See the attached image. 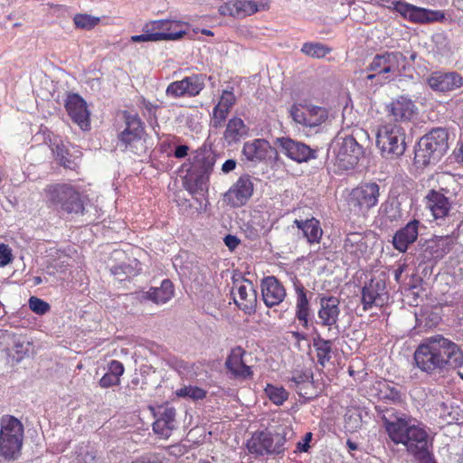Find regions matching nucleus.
I'll use <instances>...</instances> for the list:
<instances>
[{"label":"nucleus","instance_id":"obj_38","mask_svg":"<svg viewBox=\"0 0 463 463\" xmlns=\"http://www.w3.org/2000/svg\"><path fill=\"white\" fill-rule=\"evenodd\" d=\"M332 345L331 340H326L320 335L313 339V346L315 348L318 364L325 367L332 358Z\"/></svg>","mask_w":463,"mask_h":463},{"label":"nucleus","instance_id":"obj_7","mask_svg":"<svg viewBox=\"0 0 463 463\" xmlns=\"http://www.w3.org/2000/svg\"><path fill=\"white\" fill-rule=\"evenodd\" d=\"M285 443V435L266 429L254 431L247 440L246 448L255 457L277 456L284 453Z\"/></svg>","mask_w":463,"mask_h":463},{"label":"nucleus","instance_id":"obj_30","mask_svg":"<svg viewBox=\"0 0 463 463\" xmlns=\"http://www.w3.org/2000/svg\"><path fill=\"white\" fill-rule=\"evenodd\" d=\"M293 223L302 232L303 237L308 244L314 245L321 242L324 231L318 219L315 217L307 218L306 220L296 219Z\"/></svg>","mask_w":463,"mask_h":463},{"label":"nucleus","instance_id":"obj_37","mask_svg":"<svg viewBox=\"0 0 463 463\" xmlns=\"http://www.w3.org/2000/svg\"><path fill=\"white\" fill-rule=\"evenodd\" d=\"M124 373V366L121 362L112 360L108 366V372L99 380L101 388H109L118 385L120 376Z\"/></svg>","mask_w":463,"mask_h":463},{"label":"nucleus","instance_id":"obj_34","mask_svg":"<svg viewBox=\"0 0 463 463\" xmlns=\"http://www.w3.org/2000/svg\"><path fill=\"white\" fill-rule=\"evenodd\" d=\"M414 107L411 100L401 97L391 102L388 111L395 121H408L414 113Z\"/></svg>","mask_w":463,"mask_h":463},{"label":"nucleus","instance_id":"obj_35","mask_svg":"<svg viewBox=\"0 0 463 463\" xmlns=\"http://www.w3.org/2000/svg\"><path fill=\"white\" fill-rule=\"evenodd\" d=\"M175 293V288L172 281L168 279L161 282L160 287L151 288L146 292V299L153 301L156 304H165L168 302Z\"/></svg>","mask_w":463,"mask_h":463},{"label":"nucleus","instance_id":"obj_60","mask_svg":"<svg viewBox=\"0 0 463 463\" xmlns=\"http://www.w3.org/2000/svg\"><path fill=\"white\" fill-rule=\"evenodd\" d=\"M311 437H312V434L310 432L307 433L306 434V438H305V440H306V444L303 446V450L304 451H307V448H308V445L307 443L309 442V440L311 439Z\"/></svg>","mask_w":463,"mask_h":463},{"label":"nucleus","instance_id":"obj_14","mask_svg":"<svg viewBox=\"0 0 463 463\" xmlns=\"http://www.w3.org/2000/svg\"><path fill=\"white\" fill-rule=\"evenodd\" d=\"M364 155V147L352 136L345 137L335 154V165L344 171L354 169Z\"/></svg>","mask_w":463,"mask_h":463},{"label":"nucleus","instance_id":"obj_32","mask_svg":"<svg viewBox=\"0 0 463 463\" xmlns=\"http://www.w3.org/2000/svg\"><path fill=\"white\" fill-rule=\"evenodd\" d=\"M259 10L260 9L258 5L255 2L248 0H238L220 7V12L222 14H229L238 18L251 15L257 13Z\"/></svg>","mask_w":463,"mask_h":463},{"label":"nucleus","instance_id":"obj_20","mask_svg":"<svg viewBox=\"0 0 463 463\" xmlns=\"http://www.w3.org/2000/svg\"><path fill=\"white\" fill-rule=\"evenodd\" d=\"M246 351L240 345L232 348L225 361L226 369L236 379H250L253 376L251 366L246 364Z\"/></svg>","mask_w":463,"mask_h":463},{"label":"nucleus","instance_id":"obj_29","mask_svg":"<svg viewBox=\"0 0 463 463\" xmlns=\"http://www.w3.org/2000/svg\"><path fill=\"white\" fill-rule=\"evenodd\" d=\"M426 206L434 219H444L449 213L451 203L442 193L430 190L426 196Z\"/></svg>","mask_w":463,"mask_h":463},{"label":"nucleus","instance_id":"obj_24","mask_svg":"<svg viewBox=\"0 0 463 463\" xmlns=\"http://www.w3.org/2000/svg\"><path fill=\"white\" fill-rule=\"evenodd\" d=\"M277 143L279 145L282 153L296 162H307L315 157L314 151L304 143L295 141L289 137L278 138Z\"/></svg>","mask_w":463,"mask_h":463},{"label":"nucleus","instance_id":"obj_43","mask_svg":"<svg viewBox=\"0 0 463 463\" xmlns=\"http://www.w3.org/2000/svg\"><path fill=\"white\" fill-rule=\"evenodd\" d=\"M175 393L178 397L199 401L206 397L207 391L198 386L187 385L178 389Z\"/></svg>","mask_w":463,"mask_h":463},{"label":"nucleus","instance_id":"obj_26","mask_svg":"<svg viewBox=\"0 0 463 463\" xmlns=\"http://www.w3.org/2000/svg\"><path fill=\"white\" fill-rule=\"evenodd\" d=\"M275 149L270 146L269 142L263 138H256L251 141L244 143L242 147V154L248 161L262 162L271 154Z\"/></svg>","mask_w":463,"mask_h":463},{"label":"nucleus","instance_id":"obj_44","mask_svg":"<svg viewBox=\"0 0 463 463\" xmlns=\"http://www.w3.org/2000/svg\"><path fill=\"white\" fill-rule=\"evenodd\" d=\"M99 17L92 16L87 14H77L73 18L75 26L83 30H90L94 28L99 23Z\"/></svg>","mask_w":463,"mask_h":463},{"label":"nucleus","instance_id":"obj_45","mask_svg":"<svg viewBox=\"0 0 463 463\" xmlns=\"http://www.w3.org/2000/svg\"><path fill=\"white\" fill-rule=\"evenodd\" d=\"M230 111L215 105L211 114L210 126L218 129L224 126Z\"/></svg>","mask_w":463,"mask_h":463},{"label":"nucleus","instance_id":"obj_53","mask_svg":"<svg viewBox=\"0 0 463 463\" xmlns=\"http://www.w3.org/2000/svg\"><path fill=\"white\" fill-rule=\"evenodd\" d=\"M235 167H236V161L233 159H228L222 164V170L224 173H229V172L234 170Z\"/></svg>","mask_w":463,"mask_h":463},{"label":"nucleus","instance_id":"obj_61","mask_svg":"<svg viewBox=\"0 0 463 463\" xmlns=\"http://www.w3.org/2000/svg\"><path fill=\"white\" fill-rule=\"evenodd\" d=\"M399 394H400L399 391L396 390L395 388H392L391 390V399L395 400V399L399 398Z\"/></svg>","mask_w":463,"mask_h":463},{"label":"nucleus","instance_id":"obj_1","mask_svg":"<svg viewBox=\"0 0 463 463\" xmlns=\"http://www.w3.org/2000/svg\"><path fill=\"white\" fill-rule=\"evenodd\" d=\"M413 359L420 372L428 375L442 374L463 365V351L456 343L436 335L420 343Z\"/></svg>","mask_w":463,"mask_h":463},{"label":"nucleus","instance_id":"obj_2","mask_svg":"<svg viewBox=\"0 0 463 463\" xmlns=\"http://www.w3.org/2000/svg\"><path fill=\"white\" fill-rule=\"evenodd\" d=\"M385 430L394 444L405 446L409 454L420 463H436L428 446V433L421 423L414 424L411 418L400 417L392 421L383 418Z\"/></svg>","mask_w":463,"mask_h":463},{"label":"nucleus","instance_id":"obj_42","mask_svg":"<svg viewBox=\"0 0 463 463\" xmlns=\"http://www.w3.org/2000/svg\"><path fill=\"white\" fill-rule=\"evenodd\" d=\"M265 393L276 405H282L288 399V392L282 386L279 387L268 383L265 388Z\"/></svg>","mask_w":463,"mask_h":463},{"label":"nucleus","instance_id":"obj_5","mask_svg":"<svg viewBox=\"0 0 463 463\" xmlns=\"http://www.w3.org/2000/svg\"><path fill=\"white\" fill-rule=\"evenodd\" d=\"M24 425L14 416L5 415L0 420V456L5 460H15L21 454Z\"/></svg>","mask_w":463,"mask_h":463},{"label":"nucleus","instance_id":"obj_11","mask_svg":"<svg viewBox=\"0 0 463 463\" xmlns=\"http://www.w3.org/2000/svg\"><path fill=\"white\" fill-rule=\"evenodd\" d=\"M293 120L306 128L321 126L328 118V110L325 107L313 104L293 105L290 109Z\"/></svg>","mask_w":463,"mask_h":463},{"label":"nucleus","instance_id":"obj_31","mask_svg":"<svg viewBox=\"0 0 463 463\" xmlns=\"http://www.w3.org/2000/svg\"><path fill=\"white\" fill-rule=\"evenodd\" d=\"M296 290V307L295 317L303 328L308 329L310 325V303L307 298V291L302 285L295 288Z\"/></svg>","mask_w":463,"mask_h":463},{"label":"nucleus","instance_id":"obj_50","mask_svg":"<svg viewBox=\"0 0 463 463\" xmlns=\"http://www.w3.org/2000/svg\"><path fill=\"white\" fill-rule=\"evenodd\" d=\"M0 259L3 265H6L12 260L11 251L8 246L5 244L0 245Z\"/></svg>","mask_w":463,"mask_h":463},{"label":"nucleus","instance_id":"obj_23","mask_svg":"<svg viewBox=\"0 0 463 463\" xmlns=\"http://www.w3.org/2000/svg\"><path fill=\"white\" fill-rule=\"evenodd\" d=\"M261 294L268 307L279 305L287 296L285 287L274 276H269L262 279Z\"/></svg>","mask_w":463,"mask_h":463},{"label":"nucleus","instance_id":"obj_36","mask_svg":"<svg viewBox=\"0 0 463 463\" xmlns=\"http://www.w3.org/2000/svg\"><path fill=\"white\" fill-rule=\"evenodd\" d=\"M313 383V372L310 368L306 369H297L292 372L291 377L288 379V386L292 389H295L298 393L306 397L307 392H303V389L308 384H312Z\"/></svg>","mask_w":463,"mask_h":463},{"label":"nucleus","instance_id":"obj_59","mask_svg":"<svg viewBox=\"0 0 463 463\" xmlns=\"http://www.w3.org/2000/svg\"><path fill=\"white\" fill-rule=\"evenodd\" d=\"M131 41L132 42H145V33L131 36Z\"/></svg>","mask_w":463,"mask_h":463},{"label":"nucleus","instance_id":"obj_8","mask_svg":"<svg viewBox=\"0 0 463 463\" xmlns=\"http://www.w3.org/2000/svg\"><path fill=\"white\" fill-rule=\"evenodd\" d=\"M376 145L385 157H398L405 152V132L396 124L381 126L376 135Z\"/></svg>","mask_w":463,"mask_h":463},{"label":"nucleus","instance_id":"obj_17","mask_svg":"<svg viewBox=\"0 0 463 463\" xmlns=\"http://www.w3.org/2000/svg\"><path fill=\"white\" fill-rule=\"evenodd\" d=\"M427 82L432 90L448 93L463 87V77L457 71H436L430 73Z\"/></svg>","mask_w":463,"mask_h":463},{"label":"nucleus","instance_id":"obj_33","mask_svg":"<svg viewBox=\"0 0 463 463\" xmlns=\"http://www.w3.org/2000/svg\"><path fill=\"white\" fill-rule=\"evenodd\" d=\"M248 132L249 128L244 121L241 118L234 116L226 124L223 139L228 145L236 144L246 137Z\"/></svg>","mask_w":463,"mask_h":463},{"label":"nucleus","instance_id":"obj_63","mask_svg":"<svg viewBox=\"0 0 463 463\" xmlns=\"http://www.w3.org/2000/svg\"><path fill=\"white\" fill-rule=\"evenodd\" d=\"M122 255H124V252L121 250H114V252H113V256L115 259H118Z\"/></svg>","mask_w":463,"mask_h":463},{"label":"nucleus","instance_id":"obj_40","mask_svg":"<svg viewBox=\"0 0 463 463\" xmlns=\"http://www.w3.org/2000/svg\"><path fill=\"white\" fill-rule=\"evenodd\" d=\"M364 245L365 243L359 233H350L345 239L344 250L345 252L358 258L363 253Z\"/></svg>","mask_w":463,"mask_h":463},{"label":"nucleus","instance_id":"obj_51","mask_svg":"<svg viewBox=\"0 0 463 463\" xmlns=\"http://www.w3.org/2000/svg\"><path fill=\"white\" fill-rule=\"evenodd\" d=\"M224 243L225 245L231 250H235L239 244H240V240L234 236V235H232V234H228L224 237Z\"/></svg>","mask_w":463,"mask_h":463},{"label":"nucleus","instance_id":"obj_16","mask_svg":"<svg viewBox=\"0 0 463 463\" xmlns=\"http://www.w3.org/2000/svg\"><path fill=\"white\" fill-rule=\"evenodd\" d=\"M361 294V302L364 311L373 307H383L389 299L386 284L382 279H371L363 287Z\"/></svg>","mask_w":463,"mask_h":463},{"label":"nucleus","instance_id":"obj_6","mask_svg":"<svg viewBox=\"0 0 463 463\" xmlns=\"http://www.w3.org/2000/svg\"><path fill=\"white\" fill-rule=\"evenodd\" d=\"M380 186L375 182H361L352 188L346 196V204L350 213L365 216L379 203Z\"/></svg>","mask_w":463,"mask_h":463},{"label":"nucleus","instance_id":"obj_19","mask_svg":"<svg viewBox=\"0 0 463 463\" xmlns=\"http://www.w3.org/2000/svg\"><path fill=\"white\" fill-rule=\"evenodd\" d=\"M149 409L154 412L156 418L153 422V431L159 438L167 439L176 428L175 410L168 406H159L156 411L153 407H149Z\"/></svg>","mask_w":463,"mask_h":463},{"label":"nucleus","instance_id":"obj_56","mask_svg":"<svg viewBox=\"0 0 463 463\" xmlns=\"http://www.w3.org/2000/svg\"><path fill=\"white\" fill-rule=\"evenodd\" d=\"M165 457L160 455H151L146 463H164Z\"/></svg>","mask_w":463,"mask_h":463},{"label":"nucleus","instance_id":"obj_4","mask_svg":"<svg viewBox=\"0 0 463 463\" xmlns=\"http://www.w3.org/2000/svg\"><path fill=\"white\" fill-rule=\"evenodd\" d=\"M449 134L445 128H438L423 136L415 150V163L428 165L438 162L449 149Z\"/></svg>","mask_w":463,"mask_h":463},{"label":"nucleus","instance_id":"obj_27","mask_svg":"<svg viewBox=\"0 0 463 463\" xmlns=\"http://www.w3.org/2000/svg\"><path fill=\"white\" fill-rule=\"evenodd\" d=\"M233 298L240 309L247 314H250L255 310L257 303V293L253 284L249 280H244L233 292Z\"/></svg>","mask_w":463,"mask_h":463},{"label":"nucleus","instance_id":"obj_41","mask_svg":"<svg viewBox=\"0 0 463 463\" xmlns=\"http://www.w3.org/2000/svg\"><path fill=\"white\" fill-rule=\"evenodd\" d=\"M332 49L321 43L308 42L301 47V52L315 59H322L331 52Z\"/></svg>","mask_w":463,"mask_h":463},{"label":"nucleus","instance_id":"obj_49","mask_svg":"<svg viewBox=\"0 0 463 463\" xmlns=\"http://www.w3.org/2000/svg\"><path fill=\"white\" fill-rule=\"evenodd\" d=\"M75 463H99V458H97L95 451L80 452L75 458Z\"/></svg>","mask_w":463,"mask_h":463},{"label":"nucleus","instance_id":"obj_55","mask_svg":"<svg viewBox=\"0 0 463 463\" xmlns=\"http://www.w3.org/2000/svg\"><path fill=\"white\" fill-rule=\"evenodd\" d=\"M407 265L405 263L400 264L398 268L394 270V279L397 282L400 281L402 274L405 271Z\"/></svg>","mask_w":463,"mask_h":463},{"label":"nucleus","instance_id":"obj_10","mask_svg":"<svg viewBox=\"0 0 463 463\" xmlns=\"http://www.w3.org/2000/svg\"><path fill=\"white\" fill-rule=\"evenodd\" d=\"M393 9L404 19L415 24H428L439 22L445 18L441 11H434L423 7H418L405 1H392Z\"/></svg>","mask_w":463,"mask_h":463},{"label":"nucleus","instance_id":"obj_52","mask_svg":"<svg viewBox=\"0 0 463 463\" xmlns=\"http://www.w3.org/2000/svg\"><path fill=\"white\" fill-rule=\"evenodd\" d=\"M189 147L186 145L177 146L175 149L174 156L176 158H184L188 155Z\"/></svg>","mask_w":463,"mask_h":463},{"label":"nucleus","instance_id":"obj_25","mask_svg":"<svg viewBox=\"0 0 463 463\" xmlns=\"http://www.w3.org/2000/svg\"><path fill=\"white\" fill-rule=\"evenodd\" d=\"M53 146L52 152L61 165L71 170L79 167L82 154L77 147L62 141L53 143Z\"/></svg>","mask_w":463,"mask_h":463},{"label":"nucleus","instance_id":"obj_57","mask_svg":"<svg viewBox=\"0 0 463 463\" xmlns=\"http://www.w3.org/2000/svg\"><path fill=\"white\" fill-rule=\"evenodd\" d=\"M346 446L350 451H354L358 449L357 444L355 442L352 441L351 439L346 440Z\"/></svg>","mask_w":463,"mask_h":463},{"label":"nucleus","instance_id":"obj_39","mask_svg":"<svg viewBox=\"0 0 463 463\" xmlns=\"http://www.w3.org/2000/svg\"><path fill=\"white\" fill-rule=\"evenodd\" d=\"M261 218L262 216L260 213L259 215L254 214L252 219L244 224L242 231L247 239L255 241L267 231V223L264 219L262 222L259 220Z\"/></svg>","mask_w":463,"mask_h":463},{"label":"nucleus","instance_id":"obj_13","mask_svg":"<svg viewBox=\"0 0 463 463\" xmlns=\"http://www.w3.org/2000/svg\"><path fill=\"white\" fill-rule=\"evenodd\" d=\"M205 78L204 74L194 73L181 80L173 81L167 86L165 94L174 99L196 97L205 87Z\"/></svg>","mask_w":463,"mask_h":463},{"label":"nucleus","instance_id":"obj_21","mask_svg":"<svg viewBox=\"0 0 463 463\" xmlns=\"http://www.w3.org/2000/svg\"><path fill=\"white\" fill-rule=\"evenodd\" d=\"M122 118L125 121L126 128L119 134V142L128 147L136 142H140L144 134L143 124L135 113L124 111Z\"/></svg>","mask_w":463,"mask_h":463},{"label":"nucleus","instance_id":"obj_3","mask_svg":"<svg viewBox=\"0 0 463 463\" xmlns=\"http://www.w3.org/2000/svg\"><path fill=\"white\" fill-rule=\"evenodd\" d=\"M407 58L401 52H385L376 54L366 67V80H377L380 84L401 77L405 71Z\"/></svg>","mask_w":463,"mask_h":463},{"label":"nucleus","instance_id":"obj_9","mask_svg":"<svg viewBox=\"0 0 463 463\" xmlns=\"http://www.w3.org/2000/svg\"><path fill=\"white\" fill-rule=\"evenodd\" d=\"M47 196L52 205L68 213H78L83 210L80 195L71 185H51L47 189Z\"/></svg>","mask_w":463,"mask_h":463},{"label":"nucleus","instance_id":"obj_28","mask_svg":"<svg viewBox=\"0 0 463 463\" xmlns=\"http://www.w3.org/2000/svg\"><path fill=\"white\" fill-rule=\"evenodd\" d=\"M419 225L420 222L414 219L397 231L392 238L393 247L400 252H405L409 245L417 240Z\"/></svg>","mask_w":463,"mask_h":463},{"label":"nucleus","instance_id":"obj_12","mask_svg":"<svg viewBox=\"0 0 463 463\" xmlns=\"http://www.w3.org/2000/svg\"><path fill=\"white\" fill-rule=\"evenodd\" d=\"M317 324L321 326L338 328L341 308L340 299L332 295L319 294L317 297Z\"/></svg>","mask_w":463,"mask_h":463},{"label":"nucleus","instance_id":"obj_22","mask_svg":"<svg viewBox=\"0 0 463 463\" xmlns=\"http://www.w3.org/2000/svg\"><path fill=\"white\" fill-rule=\"evenodd\" d=\"M65 109L74 123L83 130L90 126V112L85 100L78 94L71 93L67 96Z\"/></svg>","mask_w":463,"mask_h":463},{"label":"nucleus","instance_id":"obj_48","mask_svg":"<svg viewBox=\"0 0 463 463\" xmlns=\"http://www.w3.org/2000/svg\"><path fill=\"white\" fill-rule=\"evenodd\" d=\"M110 271L118 280L122 281L132 274V268L130 265L122 263L119 265L111 266Z\"/></svg>","mask_w":463,"mask_h":463},{"label":"nucleus","instance_id":"obj_15","mask_svg":"<svg viewBox=\"0 0 463 463\" xmlns=\"http://www.w3.org/2000/svg\"><path fill=\"white\" fill-rule=\"evenodd\" d=\"M254 192V184L249 175H241L223 194V202L230 207L240 208L247 204Z\"/></svg>","mask_w":463,"mask_h":463},{"label":"nucleus","instance_id":"obj_47","mask_svg":"<svg viewBox=\"0 0 463 463\" xmlns=\"http://www.w3.org/2000/svg\"><path fill=\"white\" fill-rule=\"evenodd\" d=\"M28 303L30 309L37 315H44L50 310V305L37 297H31Z\"/></svg>","mask_w":463,"mask_h":463},{"label":"nucleus","instance_id":"obj_18","mask_svg":"<svg viewBox=\"0 0 463 463\" xmlns=\"http://www.w3.org/2000/svg\"><path fill=\"white\" fill-rule=\"evenodd\" d=\"M152 30L157 31H146V42L177 40L185 34L184 24L179 21H156L152 24Z\"/></svg>","mask_w":463,"mask_h":463},{"label":"nucleus","instance_id":"obj_46","mask_svg":"<svg viewBox=\"0 0 463 463\" xmlns=\"http://www.w3.org/2000/svg\"><path fill=\"white\" fill-rule=\"evenodd\" d=\"M236 103V97L232 90H224L216 105L231 112Z\"/></svg>","mask_w":463,"mask_h":463},{"label":"nucleus","instance_id":"obj_54","mask_svg":"<svg viewBox=\"0 0 463 463\" xmlns=\"http://www.w3.org/2000/svg\"><path fill=\"white\" fill-rule=\"evenodd\" d=\"M14 349L16 354H18L20 356L18 357V360L23 357V354L27 353L28 349L24 347V345L23 342H16L14 345Z\"/></svg>","mask_w":463,"mask_h":463},{"label":"nucleus","instance_id":"obj_58","mask_svg":"<svg viewBox=\"0 0 463 463\" xmlns=\"http://www.w3.org/2000/svg\"><path fill=\"white\" fill-rule=\"evenodd\" d=\"M458 160L463 163V138L460 141V146L458 148Z\"/></svg>","mask_w":463,"mask_h":463},{"label":"nucleus","instance_id":"obj_64","mask_svg":"<svg viewBox=\"0 0 463 463\" xmlns=\"http://www.w3.org/2000/svg\"><path fill=\"white\" fill-rule=\"evenodd\" d=\"M202 33L208 36H213V33L211 30L208 29H203Z\"/></svg>","mask_w":463,"mask_h":463},{"label":"nucleus","instance_id":"obj_62","mask_svg":"<svg viewBox=\"0 0 463 463\" xmlns=\"http://www.w3.org/2000/svg\"><path fill=\"white\" fill-rule=\"evenodd\" d=\"M43 282V279L41 277H34L33 278V284L36 286V285H40L41 283Z\"/></svg>","mask_w":463,"mask_h":463}]
</instances>
